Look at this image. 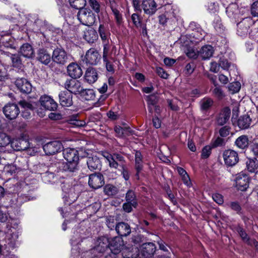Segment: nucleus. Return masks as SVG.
Returning <instances> with one entry per match:
<instances>
[{"label":"nucleus","instance_id":"nucleus-1","mask_svg":"<svg viewBox=\"0 0 258 258\" xmlns=\"http://www.w3.org/2000/svg\"><path fill=\"white\" fill-rule=\"evenodd\" d=\"M102 155L108 162L110 168L119 170L126 165L124 157L119 154H111L107 152H103Z\"/></svg>","mask_w":258,"mask_h":258},{"label":"nucleus","instance_id":"nucleus-2","mask_svg":"<svg viewBox=\"0 0 258 258\" xmlns=\"http://www.w3.org/2000/svg\"><path fill=\"white\" fill-rule=\"evenodd\" d=\"M77 17L81 23L86 26L92 25L95 21V17L92 12L86 8L79 11Z\"/></svg>","mask_w":258,"mask_h":258},{"label":"nucleus","instance_id":"nucleus-3","mask_svg":"<svg viewBox=\"0 0 258 258\" xmlns=\"http://www.w3.org/2000/svg\"><path fill=\"white\" fill-rule=\"evenodd\" d=\"M51 57L55 63L64 64L69 60L70 55L63 48L57 47L54 49Z\"/></svg>","mask_w":258,"mask_h":258},{"label":"nucleus","instance_id":"nucleus-4","mask_svg":"<svg viewBox=\"0 0 258 258\" xmlns=\"http://www.w3.org/2000/svg\"><path fill=\"white\" fill-rule=\"evenodd\" d=\"M64 87L71 94H79L82 92L81 83L76 79H68L64 84Z\"/></svg>","mask_w":258,"mask_h":258},{"label":"nucleus","instance_id":"nucleus-5","mask_svg":"<svg viewBox=\"0 0 258 258\" xmlns=\"http://www.w3.org/2000/svg\"><path fill=\"white\" fill-rule=\"evenodd\" d=\"M223 158L225 164L228 166H234L239 161L237 152L231 149L226 150L224 151Z\"/></svg>","mask_w":258,"mask_h":258},{"label":"nucleus","instance_id":"nucleus-6","mask_svg":"<svg viewBox=\"0 0 258 258\" xmlns=\"http://www.w3.org/2000/svg\"><path fill=\"white\" fill-rule=\"evenodd\" d=\"M1 58L4 61L7 60V58H10L12 61V66L14 68L21 69L23 67L20 56L18 54H11L9 52L1 50Z\"/></svg>","mask_w":258,"mask_h":258},{"label":"nucleus","instance_id":"nucleus-7","mask_svg":"<svg viewBox=\"0 0 258 258\" xmlns=\"http://www.w3.org/2000/svg\"><path fill=\"white\" fill-rule=\"evenodd\" d=\"M101 55L99 52L94 48L89 49L86 53L84 61L87 64L96 65L100 61Z\"/></svg>","mask_w":258,"mask_h":258},{"label":"nucleus","instance_id":"nucleus-8","mask_svg":"<svg viewBox=\"0 0 258 258\" xmlns=\"http://www.w3.org/2000/svg\"><path fill=\"white\" fill-rule=\"evenodd\" d=\"M3 112L8 119L12 120L15 119L19 114L20 109L17 104L9 103L4 107Z\"/></svg>","mask_w":258,"mask_h":258},{"label":"nucleus","instance_id":"nucleus-9","mask_svg":"<svg viewBox=\"0 0 258 258\" xmlns=\"http://www.w3.org/2000/svg\"><path fill=\"white\" fill-rule=\"evenodd\" d=\"M88 184L92 188L98 189L104 184V179L100 173L92 174L89 176Z\"/></svg>","mask_w":258,"mask_h":258},{"label":"nucleus","instance_id":"nucleus-10","mask_svg":"<svg viewBox=\"0 0 258 258\" xmlns=\"http://www.w3.org/2000/svg\"><path fill=\"white\" fill-rule=\"evenodd\" d=\"M62 148V145L59 141H55L50 142L44 145L43 147V150L47 155H53L60 151Z\"/></svg>","mask_w":258,"mask_h":258},{"label":"nucleus","instance_id":"nucleus-11","mask_svg":"<svg viewBox=\"0 0 258 258\" xmlns=\"http://www.w3.org/2000/svg\"><path fill=\"white\" fill-rule=\"evenodd\" d=\"M253 24L252 20L250 18H245L237 24V33L242 36L249 33L250 26Z\"/></svg>","mask_w":258,"mask_h":258},{"label":"nucleus","instance_id":"nucleus-12","mask_svg":"<svg viewBox=\"0 0 258 258\" xmlns=\"http://www.w3.org/2000/svg\"><path fill=\"white\" fill-rule=\"evenodd\" d=\"M41 105L45 109L53 111L57 109V103L50 97L48 95H43L40 98Z\"/></svg>","mask_w":258,"mask_h":258},{"label":"nucleus","instance_id":"nucleus-13","mask_svg":"<svg viewBox=\"0 0 258 258\" xmlns=\"http://www.w3.org/2000/svg\"><path fill=\"white\" fill-rule=\"evenodd\" d=\"M109 239L105 236L99 237L97 241V245L94 250L100 253H104L110 249Z\"/></svg>","mask_w":258,"mask_h":258},{"label":"nucleus","instance_id":"nucleus-14","mask_svg":"<svg viewBox=\"0 0 258 258\" xmlns=\"http://www.w3.org/2000/svg\"><path fill=\"white\" fill-rule=\"evenodd\" d=\"M67 73L72 79H77L81 77L83 71L78 63L71 62L67 67Z\"/></svg>","mask_w":258,"mask_h":258},{"label":"nucleus","instance_id":"nucleus-15","mask_svg":"<svg viewBox=\"0 0 258 258\" xmlns=\"http://www.w3.org/2000/svg\"><path fill=\"white\" fill-rule=\"evenodd\" d=\"M235 181L236 186L239 190L244 191L248 187V177L245 174L242 173L238 174Z\"/></svg>","mask_w":258,"mask_h":258},{"label":"nucleus","instance_id":"nucleus-16","mask_svg":"<svg viewBox=\"0 0 258 258\" xmlns=\"http://www.w3.org/2000/svg\"><path fill=\"white\" fill-rule=\"evenodd\" d=\"M141 6L144 13L149 15L154 14L157 10V5L154 0H143Z\"/></svg>","mask_w":258,"mask_h":258},{"label":"nucleus","instance_id":"nucleus-17","mask_svg":"<svg viewBox=\"0 0 258 258\" xmlns=\"http://www.w3.org/2000/svg\"><path fill=\"white\" fill-rule=\"evenodd\" d=\"M59 102L60 104L63 107H70L73 105V95L67 91H61L59 95Z\"/></svg>","mask_w":258,"mask_h":258},{"label":"nucleus","instance_id":"nucleus-18","mask_svg":"<svg viewBox=\"0 0 258 258\" xmlns=\"http://www.w3.org/2000/svg\"><path fill=\"white\" fill-rule=\"evenodd\" d=\"M15 85L22 92L28 94L32 91L31 84L24 78H18L15 81Z\"/></svg>","mask_w":258,"mask_h":258},{"label":"nucleus","instance_id":"nucleus-19","mask_svg":"<svg viewBox=\"0 0 258 258\" xmlns=\"http://www.w3.org/2000/svg\"><path fill=\"white\" fill-rule=\"evenodd\" d=\"M110 249L120 253L122 248L124 247L122 238L120 236H115L109 240Z\"/></svg>","mask_w":258,"mask_h":258},{"label":"nucleus","instance_id":"nucleus-20","mask_svg":"<svg viewBox=\"0 0 258 258\" xmlns=\"http://www.w3.org/2000/svg\"><path fill=\"white\" fill-rule=\"evenodd\" d=\"M63 155L67 161H78V151L74 148H68L63 149Z\"/></svg>","mask_w":258,"mask_h":258},{"label":"nucleus","instance_id":"nucleus-21","mask_svg":"<svg viewBox=\"0 0 258 258\" xmlns=\"http://www.w3.org/2000/svg\"><path fill=\"white\" fill-rule=\"evenodd\" d=\"M115 230L121 237L127 236L131 232L130 226L124 222H119L115 226Z\"/></svg>","mask_w":258,"mask_h":258},{"label":"nucleus","instance_id":"nucleus-22","mask_svg":"<svg viewBox=\"0 0 258 258\" xmlns=\"http://www.w3.org/2000/svg\"><path fill=\"white\" fill-rule=\"evenodd\" d=\"M37 59L42 63L47 65L51 61L52 57L47 50L44 48L39 49L37 52Z\"/></svg>","mask_w":258,"mask_h":258},{"label":"nucleus","instance_id":"nucleus-23","mask_svg":"<svg viewBox=\"0 0 258 258\" xmlns=\"http://www.w3.org/2000/svg\"><path fill=\"white\" fill-rule=\"evenodd\" d=\"M214 48L210 45L203 46L199 51V56L204 60L208 59L213 56Z\"/></svg>","mask_w":258,"mask_h":258},{"label":"nucleus","instance_id":"nucleus-24","mask_svg":"<svg viewBox=\"0 0 258 258\" xmlns=\"http://www.w3.org/2000/svg\"><path fill=\"white\" fill-rule=\"evenodd\" d=\"M87 164L88 168L91 171L99 170L102 166L100 159L96 156L88 157Z\"/></svg>","mask_w":258,"mask_h":258},{"label":"nucleus","instance_id":"nucleus-25","mask_svg":"<svg viewBox=\"0 0 258 258\" xmlns=\"http://www.w3.org/2000/svg\"><path fill=\"white\" fill-rule=\"evenodd\" d=\"M19 53L26 58H31L34 55L33 48L29 43L23 44L20 47Z\"/></svg>","mask_w":258,"mask_h":258},{"label":"nucleus","instance_id":"nucleus-26","mask_svg":"<svg viewBox=\"0 0 258 258\" xmlns=\"http://www.w3.org/2000/svg\"><path fill=\"white\" fill-rule=\"evenodd\" d=\"M120 257L123 258H137L139 255L137 248L134 249L124 247L121 251Z\"/></svg>","mask_w":258,"mask_h":258},{"label":"nucleus","instance_id":"nucleus-27","mask_svg":"<svg viewBox=\"0 0 258 258\" xmlns=\"http://www.w3.org/2000/svg\"><path fill=\"white\" fill-rule=\"evenodd\" d=\"M98 78L96 70L92 68H88L85 75V80L90 84L94 83Z\"/></svg>","mask_w":258,"mask_h":258},{"label":"nucleus","instance_id":"nucleus-28","mask_svg":"<svg viewBox=\"0 0 258 258\" xmlns=\"http://www.w3.org/2000/svg\"><path fill=\"white\" fill-rule=\"evenodd\" d=\"M143 254L149 257L152 255L156 251V246L152 242H148L144 243L142 246Z\"/></svg>","mask_w":258,"mask_h":258},{"label":"nucleus","instance_id":"nucleus-29","mask_svg":"<svg viewBox=\"0 0 258 258\" xmlns=\"http://www.w3.org/2000/svg\"><path fill=\"white\" fill-rule=\"evenodd\" d=\"M98 36L96 30L89 28L84 33V38L89 43H93L98 39Z\"/></svg>","mask_w":258,"mask_h":258},{"label":"nucleus","instance_id":"nucleus-30","mask_svg":"<svg viewBox=\"0 0 258 258\" xmlns=\"http://www.w3.org/2000/svg\"><path fill=\"white\" fill-rule=\"evenodd\" d=\"M249 140L247 136H239L235 141V145L239 149H245L248 147Z\"/></svg>","mask_w":258,"mask_h":258},{"label":"nucleus","instance_id":"nucleus-31","mask_svg":"<svg viewBox=\"0 0 258 258\" xmlns=\"http://www.w3.org/2000/svg\"><path fill=\"white\" fill-rule=\"evenodd\" d=\"M11 146L13 148L16 147L15 150L20 151L25 150L29 148V142L24 140L12 141Z\"/></svg>","mask_w":258,"mask_h":258},{"label":"nucleus","instance_id":"nucleus-32","mask_svg":"<svg viewBox=\"0 0 258 258\" xmlns=\"http://www.w3.org/2000/svg\"><path fill=\"white\" fill-rule=\"evenodd\" d=\"M251 122V119L247 115H244L239 117L238 120L237 124L239 128L241 129H246L249 127Z\"/></svg>","mask_w":258,"mask_h":258},{"label":"nucleus","instance_id":"nucleus-33","mask_svg":"<svg viewBox=\"0 0 258 258\" xmlns=\"http://www.w3.org/2000/svg\"><path fill=\"white\" fill-rule=\"evenodd\" d=\"M231 113L230 109L229 107H225L222 110L217 121L219 124L223 125L229 119Z\"/></svg>","mask_w":258,"mask_h":258},{"label":"nucleus","instance_id":"nucleus-34","mask_svg":"<svg viewBox=\"0 0 258 258\" xmlns=\"http://www.w3.org/2000/svg\"><path fill=\"white\" fill-rule=\"evenodd\" d=\"M7 228L6 231V237L11 240V242H14L18 238V232L17 230L14 228H10L9 225L7 223L6 225Z\"/></svg>","mask_w":258,"mask_h":258},{"label":"nucleus","instance_id":"nucleus-35","mask_svg":"<svg viewBox=\"0 0 258 258\" xmlns=\"http://www.w3.org/2000/svg\"><path fill=\"white\" fill-rule=\"evenodd\" d=\"M236 230L238 233L239 235L242 238V240L248 244V245H252V241L255 240L254 239H250L245 230L240 226H238Z\"/></svg>","mask_w":258,"mask_h":258},{"label":"nucleus","instance_id":"nucleus-36","mask_svg":"<svg viewBox=\"0 0 258 258\" xmlns=\"http://www.w3.org/2000/svg\"><path fill=\"white\" fill-rule=\"evenodd\" d=\"M98 31L100 36L103 41V43L104 42L107 43V42H109L108 36L109 35V32L103 25H100Z\"/></svg>","mask_w":258,"mask_h":258},{"label":"nucleus","instance_id":"nucleus-37","mask_svg":"<svg viewBox=\"0 0 258 258\" xmlns=\"http://www.w3.org/2000/svg\"><path fill=\"white\" fill-rule=\"evenodd\" d=\"M104 192L108 196L116 195L118 192V188L111 184H106L104 187Z\"/></svg>","mask_w":258,"mask_h":258},{"label":"nucleus","instance_id":"nucleus-38","mask_svg":"<svg viewBox=\"0 0 258 258\" xmlns=\"http://www.w3.org/2000/svg\"><path fill=\"white\" fill-rule=\"evenodd\" d=\"M79 94L86 100H93L95 97V94L92 89H84Z\"/></svg>","mask_w":258,"mask_h":258},{"label":"nucleus","instance_id":"nucleus-39","mask_svg":"<svg viewBox=\"0 0 258 258\" xmlns=\"http://www.w3.org/2000/svg\"><path fill=\"white\" fill-rule=\"evenodd\" d=\"M126 201L131 203L134 207H136L137 205L136 196L135 192L133 190H128L126 194Z\"/></svg>","mask_w":258,"mask_h":258},{"label":"nucleus","instance_id":"nucleus-40","mask_svg":"<svg viewBox=\"0 0 258 258\" xmlns=\"http://www.w3.org/2000/svg\"><path fill=\"white\" fill-rule=\"evenodd\" d=\"M147 101L149 110L150 112H152V106L155 105L158 101V97L155 94H152L147 96Z\"/></svg>","mask_w":258,"mask_h":258},{"label":"nucleus","instance_id":"nucleus-41","mask_svg":"<svg viewBox=\"0 0 258 258\" xmlns=\"http://www.w3.org/2000/svg\"><path fill=\"white\" fill-rule=\"evenodd\" d=\"M130 130V128L127 127H122L120 126H115L114 127V131L116 136L120 138L127 135L131 132Z\"/></svg>","mask_w":258,"mask_h":258},{"label":"nucleus","instance_id":"nucleus-42","mask_svg":"<svg viewBox=\"0 0 258 258\" xmlns=\"http://www.w3.org/2000/svg\"><path fill=\"white\" fill-rule=\"evenodd\" d=\"M69 3L72 8L80 10L85 6L86 1V0H69Z\"/></svg>","mask_w":258,"mask_h":258},{"label":"nucleus","instance_id":"nucleus-43","mask_svg":"<svg viewBox=\"0 0 258 258\" xmlns=\"http://www.w3.org/2000/svg\"><path fill=\"white\" fill-rule=\"evenodd\" d=\"M213 24L218 32L222 33L224 31V27L221 23L220 18L218 16H215Z\"/></svg>","mask_w":258,"mask_h":258},{"label":"nucleus","instance_id":"nucleus-44","mask_svg":"<svg viewBox=\"0 0 258 258\" xmlns=\"http://www.w3.org/2000/svg\"><path fill=\"white\" fill-rule=\"evenodd\" d=\"M12 141L10 137L4 133L0 132V147H5Z\"/></svg>","mask_w":258,"mask_h":258},{"label":"nucleus","instance_id":"nucleus-45","mask_svg":"<svg viewBox=\"0 0 258 258\" xmlns=\"http://www.w3.org/2000/svg\"><path fill=\"white\" fill-rule=\"evenodd\" d=\"M175 17V14L173 11L171 12L166 11L165 14L159 16V23L164 25L167 22V20L169 18Z\"/></svg>","mask_w":258,"mask_h":258},{"label":"nucleus","instance_id":"nucleus-46","mask_svg":"<svg viewBox=\"0 0 258 258\" xmlns=\"http://www.w3.org/2000/svg\"><path fill=\"white\" fill-rule=\"evenodd\" d=\"M78 161H67L63 164V169L65 171L74 172L76 169Z\"/></svg>","mask_w":258,"mask_h":258},{"label":"nucleus","instance_id":"nucleus-47","mask_svg":"<svg viewBox=\"0 0 258 258\" xmlns=\"http://www.w3.org/2000/svg\"><path fill=\"white\" fill-rule=\"evenodd\" d=\"M136 168L138 172L142 169V156L140 152L137 151L135 154Z\"/></svg>","mask_w":258,"mask_h":258},{"label":"nucleus","instance_id":"nucleus-48","mask_svg":"<svg viewBox=\"0 0 258 258\" xmlns=\"http://www.w3.org/2000/svg\"><path fill=\"white\" fill-rule=\"evenodd\" d=\"M247 170L250 172H254L258 168V161L257 160H249L246 162Z\"/></svg>","mask_w":258,"mask_h":258},{"label":"nucleus","instance_id":"nucleus-49","mask_svg":"<svg viewBox=\"0 0 258 258\" xmlns=\"http://www.w3.org/2000/svg\"><path fill=\"white\" fill-rule=\"evenodd\" d=\"M184 52L186 56L190 58L196 59L199 55V51H196L195 49L192 47H187L185 49Z\"/></svg>","mask_w":258,"mask_h":258},{"label":"nucleus","instance_id":"nucleus-50","mask_svg":"<svg viewBox=\"0 0 258 258\" xmlns=\"http://www.w3.org/2000/svg\"><path fill=\"white\" fill-rule=\"evenodd\" d=\"M70 124L74 125L76 126H84L86 123L84 120H81L77 119V116L75 115L68 120Z\"/></svg>","mask_w":258,"mask_h":258},{"label":"nucleus","instance_id":"nucleus-51","mask_svg":"<svg viewBox=\"0 0 258 258\" xmlns=\"http://www.w3.org/2000/svg\"><path fill=\"white\" fill-rule=\"evenodd\" d=\"M241 88V84L239 82H234L229 84L228 89L232 94L238 92Z\"/></svg>","mask_w":258,"mask_h":258},{"label":"nucleus","instance_id":"nucleus-52","mask_svg":"<svg viewBox=\"0 0 258 258\" xmlns=\"http://www.w3.org/2000/svg\"><path fill=\"white\" fill-rule=\"evenodd\" d=\"M116 219L114 216H108L106 218V223L107 227L111 230L115 228Z\"/></svg>","mask_w":258,"mask_h":258},{"label":"nucleus","instance_id":"nucleus-53","mask_svg":"<svg viewBox=\"0 0 258 258\" xmlns=\"http://www.w3.org/2000/svg\"><path fill=\"white\" fill-rule=\"evenodd\" d=\"M212 93L213 95L219 99H222L225 96L223 91L218 85L215 86V88L212 91Z\"/></svg>","mask_w":258,"mask_h":258},{"label":"nucleus","instance_id":"nucleus-54","mask_svg":"<svg viewBox=\"0 0 258 258\" xmlns=\"http://www.w3.org/2000/svg\"><path fill=\"white\" fill-rule=\"evenodd\" d=\"M213 100L210 98H204L201 103V108L203 110H207L213 104Z\"/></svg>","mask_w":258,"mask_h":258},{"label":"nucleus","instance_id":"nucleus-55","mask_svg":"<svg viewBox=\"0 0 258 258\" xmlns=\"http://www.w3.org/2000/svg\"><path fill=\"white\" fill-rule=\"evenodd\" d=\"M103 60H107L109 59L110 55V46L109 45V42L107 43H103Z\"/></svg>","mask_w":258,"mask_h":258},{"label":"nucleus","instance_id":"nucleus-56","mask_svg":"<svg viewBox=\"0 0 258 258\" xmlns=\"http://www.w3.org/2000/svg\"><path fill=\"white\" fill-rule=\"evenodd\" d=\"M54 174L51 172H45L42 174V178L45 183H49L53 179Z\"/></svg>","mask_w":258,"mask_h":258},{"label":"nucleus","instance_id":"nucleus-57","mask_svg":"<svg viewBox=\"0 0 258 258\" xmlns=\"http://www.w3.org/2000/svg\"><path fill=\"white\" fill-rule=\"evenodd\" d=\"M90 7L97 13L100 12V5L96 0H89Z\"/></svg>","mask_w":258,"mask_h":258},{"label":"nucleus","instance_id":"nucleus-58","mask_svg":"<svg viewBox=\"0 0 258 258\" xmlns=\"http://www.w3.org/2000/svg\"><path fill=\"white\" fill-rule=\"evenodd\" d=\"M8 78L6 69L0 63V81H4Z\"/></svg>","mask_w":258,"mask_h":258},{"label":"nucleus","instance_id":"nucleus-59","mask_svg":"<svg viewBox=\"0 0 258 258\" xmlns=\"http://www.w3.org/2000/svg\"><path fill=\"white\" fill-rule=\"evenodd\" d=\"M219 65L224 70H228L231 65V63L228 62L227 59L222 57L220 59Z\"/></svg>","mask_w":258,"mask_h":258},{"label":"nucleus","instance_id":"nucleus-60","mask_svg":"<svg viewBox=\"0 0 258 258\" xmlns=\"http://www.w3.org/2000/svg\"><path fill=\"white\" fill-rule=\"evenodd\" d=\"M211 153V147L210 146H205L202 150V158H207Z\"/></svg>","mask_w":258,"mask_h":258},{"label":"nucleus","instance_id":"nucleus-61","mask_svg":"<svg viewBox=\"0 0 258 258\" xmlns=\"http://www.w3.org/2000/svg\"><path fill=\"white\" fill-rule=\"evenodd\" d=\"M167 102L168 106L171 110L173 111H177L179 110V107L176 100H168Z\"/></svg>","mask_w":258,"mask_h":258},{"label":"nucleus","instance_id":"nucleus-62","mask_svg":"<svg viewBox=\"0 0 258 258\" xmlns=\"http://www.w3.org/2000/svg\"><path fill=\"white\" fill-rule=\"evenodd\" d=\"M107 254L105 255V258H120V253L113 251L109 249L106 251Z\"/></svg>","mask_w":258,"mask_h":258},{"label":"nucleus","instance_id":"nucleus-63","mask_svg":"<svg viewBox=\"0 0 258 258\" xmlns=\"http://www.w3.org/2000/svg\"><path fill=\"white\" fill-rule=\"evenodd\" d=\"M132 20L136 27H139L141 24V19L139 16L134 13L132 15Z\"/></svg>","mask_w":258,"mask_h":258},{"label":"nucleus","instance_id":"nucleus-64","mask_svg":"<svg viewBox=\"0 0 258 258\" xmlns=\"http://www.w3.org/2000/svg\"><path fill=\"white\" fill-rule=\"evenodd\" d=\"M251 12L252 16L258 17V3L255 2L251 6Z\"/></svg>","mask_w":258,"mask_h":258}]
</instances>
